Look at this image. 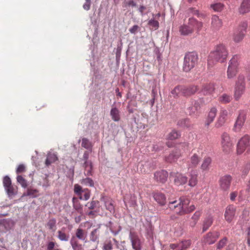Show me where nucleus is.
<instances>
[{
	"label": "nucleus",
	"instance_id": "nucleus-3",
	"mask_svg": "<svg viewBox=\"0 0 250 250\" xmlns=\"http://www.w3.org/2000/svg\"><path fill=\"white\" fill-rule=\"evenodd\" d=\"M198 55L195 52H188L185 55L183 66V70L189 72L195 67L198 62Z\"/></svg>",
	"mask_w": 250,
	"mask_h": 250
},
{
	"label": "nucleus",
	"instance_id": "nucleus-13",
	"mask_svg": "<svg viewBox=\"0 0 250 250\" xmlns=\"http://www.w3.org/2000/svg\"><path fill=\"white\" fill-rule=\"evenodd\" d=\"M232 177L229 175L222 177L219 180V185L221 189L224 191H227L229 189Z\"/></svg>",
	"mask_w": 250,
	"mask_h": 250
},
{
	"label": "nucleus",
	"instance_id": "nucleus-2",
	"mask_svg": "<svg viewBox=\"0 0 250 250\" xmlns=\"http://www.w3.org/2000/svg\"><path fill=\"white\" fill-rule=\"evenodd\" d=\"M228 55V50L225 45L219 44L216 46L213 51L209 55V58L214 59L216 62H224Z\"/></svg>",
	"mask_w": 250,
	"mask_h": 250
},
{
	"label": "nucleus",
	"instance_id": "nucleus-56",
	"mask_svg": "<svg viewBox=\"0 0 250 250\" xmlns=\"http://www.w3.org/2000/svg\"><path fill=\"white\" fill-rule=\"evenodd\" d=\"M3 184L5 188L12 185L11 180L8 176H5L3 178Z\"/></svg>",
	"mask_w": 250,
	"mask_h": 250
},
{
	"label": "nucleus",
	"instance_id": "nucleus-28",
	"mask_svg": "<svg viewBox=\"0 0 250 250\" xmlns=\"http://www.w3.org/2000/svg\"><path fill=\"white\" fill-rule=\"evenodd\" d=\"M214 90V85L213 83L207 84L203 86L201 92L204 95L211 94Z\"/></svg>",
	"mask_w": 250,
	"mask_h": 250
},
{
	"label": "nucleus",
	"instance_id": "nucleus-44",
	"mask_svg": "<svg viewBox=\"0 0 250 250\" xmlns=\"http://www.w3.org/2000/svg\"><path fill=\"white\" fill-rule=\"evenodd\" d=\"M80 183L83 185L89 187H93L94 185L93 181L90 178L83 179L81 180Z\"/></svg>",
	"mask_w": 250,
	"mask_h": 250
},
{
	"label": "nucleus",
	"instance_id": "nucleus-16",
	"mask_svg": "<svg viewBox=\"0 0 250 250\" xmlns=\"http://www.w3.org/2000/svg\"><path fill=\"white\" fill-rule=\"evenodd\" d=\"M129 238L130 239L132 246L135 250H141V241L138 236L134 232H130Z\"/></svg>",
	"mask_w": 250,
	"mask_h": 250
},
{
	"label": "nucleus",
	"instance_id": "nucleus-57",
	"mask_svg": "<svg viewBox=\"0 0 250 250\" xmlns=\"http://www.w3.org/2000/svg\"><path fill=\"white\" fill-rule=\"evenodd\" d=\"M77 200L76 198L75 197H73L72 199V202L73 203V207L74 208L79 211L81 209H82V207L81 204L78 202H75V201Z\"/></svg>",
	"mask_w": 250,
	"mask_h": 250
},
{
	"label": "nucleus",
	"instance_id": "nucleus-58",
	"mask_svg": "<svg viewBox=\"0 0 250 250\" xmlns=\"http://www.w3.org/2000/svg\"><path fill=\"white\" fill-rule=\"evenodd\" d=\"M25 170V166L23 164H20L17 168L16 172L17 174L22 173L24 172Z\"/></svg>",
	"mask_w": 250,
	"mask_h": 250
},
{
	"label": "nucleus",
	"instance_id": "nucleus-26",
	"mask_svg": "<svg viewBox=\"0 0 250 250\" xmlns=\"http://www.w3.org/2000/svg\"><path fill=\"white\" fill-rule=\"evenodd\" d=\"M188 16L195 15L199 18L205 19L207 17V14L202 12H200L199 10L194 8H190L188 9Z\"/></svg>",
	"mask_w": 250,
	"mask_h": 250
},
{
	"label": "nucleus",
	"instance_id": "nucleus-14",
	"mask_svg": "<svg viewBox=\"0 0 250 250\" xmlns=\"http://www.w3.org/2000/svg\"><path fill=\"white\" fill-rule=\"evenodd\" d=\"M202 100L194 101L192 105L188 108V111L190 115L197 116L199 115L202 105Z\"/></svg>",
	"mask_w": 250,
	"mask_h": 250
},
{
	"label": "nucleus",
	"instance_id": "nucleus-5",
	"mask_svg": "<svg viewBox=\"0 0 250 250\" xmlns=\"http://www.w3.org/2000/svg\"><path fill=\"white\" fill-rule=\"evenodd\" d=\"M240 57L235 55L232 57L229 61V66L227 70V77L228 79L234 78L237 72V68L238 66V61Z\"/></svg>",
	"mask_w": 250,
	"mask_h": 250
},
{
	"label": "nucleus",
	"instance_id": "nucleus-10",
	"mask_svg": "<svg viewBox=\"0 0 250 250\" xmlns=\"http://www.w3.org/2000/svg\"><path fill=\"white\" fill-rule=\"evenodd\" d=\"M219 236L220 233L217 231L209 232L203 237L202 242L205 245L212 244L215 243Z\"/></svg>",
	"mask_w": 250,
	"mask_h": 250
},
{
	"label": "nucleus",
	"instance_id": "nucleus-7",
	"mask_svg": "<svg viewBox=\"0 0 250 250\" xmlns=\"http://www.w3.org/2000/svg\"><path fill=\"white\" fill-rule=\"evenodd\" d=\"M221 146L223 151L227 154L230 153L233 148V144L229 137L227 133H224L221 136Z\"/></svg>",
	"mask_w": 250,
	"mask_h": 250
},
{
	"label": "nucleus",
	"instance_id": "nucleus-36",
	"mask_svg": "<svg viewBox=\"0 0 250 250\" xmlns=\"http://www.w3.org/2000/svg\"><path fill=\"white\" fill-rule=\"evenodd\" d=\"M197 174L195 172H191L190 174L188 185L191 187H194L197 185Z\"/></svg>",
	"mask_w": 250,
	"mask_h": 250
},
{
	"label": "nucleus",
	"instance_id": "nucleus-51",
	"mask_svg": "<svg viewBox=\"0 0 250 250\" xmlns=\"http://www.w3.org/2000/svg\"><path fill=\"white\" fill-rule=\"evenodd\" d=\"M82 146L88 149L92 147V144L87 139L84 138L82 140Z\"/></svg>",
	"mask_w": 250,
	"mask_h": 250
},
{
	"label": "nucleus",
	"instance_id": "nucleus-53",
	"mask_svg": "<svg viewBox=\"0 0 250 250\" xmlns=\"http://www.w3.org/2000/svg\"><path fill=\"white\" fill-rule=\"evenodd\" d=\"M99 204V202L97 200H92L91 202H88L85 206H87L89 209H94Z\"/></svg>",
	"mask_w": 250,
	"mask_h": 250
},
{
	"label": "nucleus",
	"instance_id": "nucleus-60",
	"mask_svg": "<svg viewBox=\"0 0 250 250\" xmlns=\"http://www.w3.org/2000/svg\"><path fill=\"white\" fill-rule=\"evenodd\" d=\"M140 27L137 25H134L129 29V32L132 34H136L139 30Z\"/></svg>",
	"mask_w": 250,
	"mask_h": 250
},
{
	"label": "nucleus",
	"instance_id": "nucleus-30",
	"mask_svg": "<svg viewBox=\"0 0 250 250\" xmlns=\"http://www.w3.org/2000/svg\"><path fill=\"white\" fill-rule=\"evenodd\" d=\"M70 243L73 250H83L82 245L79 243L74 236L71 237Z\"/></svg>",
	"mask_w": 250,
	"mask_h": 250
},
{
	"label": "nucleus",
	"instance_id": "nucleus-22",
	"mask_svg": "<svg viewBox=\"0 0 250 250\" xmlns=\"http://www.w3.org/2000/svg\"><path fill=\"white\" fill-rule=\"evenodd\" d=\"M182 95L185 96H189L194 94L198 90L195 85H191L188 87L182 86Z\"/></svg>",
	"mask_w": 250,
	"mask_h": 250
},
{
	"label": "nucleus",
	"instance_id": "nucleus-47",
	"mask_svg": "<svg viewBox=\"0 0 250 250\" xmlns=\"http://www.w3.org/2000/svg\"><path fill=\"white\" fill-rule=\"evenodd\" d=\"M58 238L62 241H67L69 239V235L66 234L64 232L61 230L58 231Z\"/></svg>",
	"mask_w": 250,
	"mask_h": 250
},
{
	"label": "nucleus",
	"instance_id": "nucleus-63",
	"mask_svg": "<svg viewBox=\"0 0 250 250\" xmlns=\"http://www.w3.org/2000/svg\"><path fill=\"white\" fill-rule=\"evenodd\" d=\"M127 6L134 7L136 6V3L133 0H130L125 3L124 5L123 6L126 7Z\"/></svg>",
	"mask_w": 250,
	"mask_h": 250
},
{
	"label": "nucleus",
	"instance_id": "nucleus-32",
	"mask_svg": "<svg viewBox=\"0 0 250 250\" xmlns=\"http://www.w3.org/2000/svg\"><path fill=\"white\" fill-rule=\"evenodd\" d=\"M110 115L112 119L115 122H118L120 120V111L115 107H112L110 110Z\"/></svg>",
	"mask_w": 250,
	"mask_h": 250
},
{
	"label": "nucleus",
	"instance_id": "nucleus-39",
	"mask_svg": "<svg viewBox=\"0 0 250 250\" xmlns=\"http://www.w3.org/2000/svg\"><path fill=\"white\" fill-rule=\"evenodd\" d=\"M85 173V175L89 176L92 175V164L91 161H85L84 163Z\"/></svg>",
	"mask_w": 250,
	"mask_h": 250
},
{
	"label": "nucleus",
	"instance_id": "nucleus-62",
	"mask_svg": "<svg viewBox=\"0 0 250 250\" xmlns=\"http://www.w3.org/2000/svg\"><path fill=\"white\" fill-rule=\"evenodd\" d=\"M130 203L132 206H135L137 205L136 196L134 194L131 195Z\"/></svg>",
	"mask_w": 250,
	"mask_h": 250
},
{
	"label": "nucleus",
	"instance_id": "nucleus-1",
	"mask_svg": "<svg viewBox=\"0 0 250 250\" xmlns=\"http://www.w3.org/2000/svg\"><path fill=\"white\" fill-rule=\"evenodd\" d=\"M190 201L188 198H180L179 201H170L168 207L171 210H174L179 215H184L189 213L195 209L194 205L189 206Z\"/></svg>",
	"mask_w": 250,
	"mask_h": 250
},
{
	"label": "nucleus",
	"instance_id": "nucleus-31",
	"mask_svg": "<svg viewBox=\"0 0 250 250\" xmlns=\"http://www.w3.org/2000/svg\"><path fill=\"white\" fill-rule=\"evenodd\" d=\"M57 160H58V157L56 154L53 153H49L47 155L46 159L45 160V165L46 166H49Z\"/></svg>",
	"mask_w": 250,
	"mask_h": 250
},
{
	"label": "nucleus",
	"instance_id": "nucleus-55",
	"mask_svg": "<svg viewBox=\"0 0 250 250\" xmlns=\"http://www.w3.org/2000/svg\"><path fill=\"white\" fill-rule=\"evenodd\" d=\"M227 241L228 240L226 237H224L220 240L217 244V249L220 250L224 248V247L226 245Z\"/></svg>",
	"mask_w": 250,
	"mask_h": 250
},
{
	"label": "nucleus",
	"instance_id": "nucleus-49",
	"mask_svg": "<svg viewBox=\"0 0 250 250\" xmlns=\"http://www.w3.org/2000/svg\"><path fill=\"white\" fill-rule=\"evenodd\" d=\"M224 5L221 3H216L210 5V7L215 12H219L223 10Z\"/></svg>",
	"mask_w": 250,
	"mask_h": 250
},
{
	"label": "nucleus",
	"instance_id": "nucleus-45",
	"mask_svg": "<svg viewBox=\"0 0 250 250\" xmlns=\"http://www.w3.org/2000/svg\"><path fill=\"white\" fill-rule=\"evenodd\" d=\"M231 97L229 95L224 94L219 97V101L223 104L229 103L231 100Z\"/></svg>",
	"mask_w": 250,
	"mask_h": 250
},
{
	"label": "nucleus",
	"instance_id": "nucleus-11",
	"mask_svg": "<svg viewBox=\"0 0 250 250\" xmlns=\"http://www.w3.org/2000/svg\"><path fill=\"white\" fill-rule=\"evenodd\" d=\"M170 177L173 179L174 183L176 186L184 185L188 182V177L178 172H171Z\"/></svg>",
	"mask_w": 250,
	"mask_h": 250
},
{
	"label": "nucleus",
	"instance_id": "nucleus-29",
	"mask_svg": "<svg viewBox=\"0 0 250 250\" xmlns=\"http://www.w3.org/2000/svg\"><path fill=\"white\" fill-rule=\"evenodd\" d=\"M76 236H75L76 239L78 238L85 242H86L87 234L86 232L82 229L78 228L76 230Z\"/></svg>",
	"mask_w": 250,
	"mask_h": 250
},
{
	"label": "nucleus",
	"instance_id": "nucleus-18",
	"mask_svg": "<svg viewBox=\"0 0 250 250\" xmlns=\"http://www.w3.org/2000/svg\"><path fill=\"white\" fill-rule=\"evenodd\" d=\"M188 24L192 26L193 31L195 30L197 33H199L203 27V23L194 18H189Z\"/></svg>",
	"mask_w": 250,
	"mask_h": 250
},
{
	"label": "nucleus",
	"instance_id": "nucleus-54",
	"mask_svg": "<svg viewBox=\"0 0 250 250\" xmlns=\"http://www.w3.org/2000/svg\"><path fill=\"white\" fill-rule=\"evenodd\" d=\"M98 229H95L93 231H91L90 234V239L91 241L95 242L98 239Z\"/></svg>",
	"mask_w": 250,
	"mask_h": 250
},
{
	"label": "nucleus",
	"instance_id": "nucleus-59",
	"mask_svg": "<svg viewBox=\"0 0 250 250\" xmlns=\"http://www.w3.org/2000/svg\"><path fill=\"white\" fill-rule=\"evenodd\" d=\"M37 189H28L27 192V195L28 196H31L33 197H36L38 193Z\"/></svg>",
	"mask_w": 250,
	"mask_h": 250
},
{
	"label": "nucleus",
	"instance_id": "nucleus-19",
	"mask_svg": "<svg viewBox=\"0 0 250 250\" xmlns=\"http://www.w3.org/2000/svg\"><path fill=\"white\" fill-rule=\"evenodd\" d=\"M250 12V0H243L238 8L241 15H245Z\"/></svg>",
	"mask_w": 250,
	"mask_h": 250
},
{
	"label": "nucleus",
	"instance_id": "nucleus-38",
	"mask_svg": "<svg viewBox=\"0 0 250 250\" xmlns=\"http://www.w3.org/2000/svg\"><path fill=\"white\" fill-rule=\"evenodd\" d=\"M213 219L211 217L206 218L203 223V232L206 231L211 226L212 224Z\"/></svg>",
	"mask_w": 250,
	"mask_h": 250
},
{
	"label": "nucleus",
	"instance_id": "nucleus-46",
	"mask_svg": "<svg viewBox=\"0 0 250 250\" xmlns=\"http://www.w3.org/2000/svg\"><path fill=\"white\" fill-rule=\"evenodd\" d=\"M182 85H178L176 86L171 92V93L172 94L174 97H176L179 96V95L181 93L182 94Z\"/></svg>",
	"mask_w": 250,
	"mask_h": 250
},
{
	"label": "nucleus",
	"instance_id": "nucleus-34",
	"mask_svg": "<svg viewBox=\"0 0 250 250\" xmlns=\"http://www.w3.org/2000/svg\"><path fill=\"white\" fill-rule=\"evenodd\" d=\"M248 23L247 21H242L239 23V24L236 29V31L241 32V33H243L244 34H246V30L248 28Z\"/></svg>",
	"mask_w": 250,
	"mask_h": 250
},
{
	"label": "nucleus",
	"instance_id": "nucleus-12",
	"mask_svg": "<svg viewBox=\"0 0 250 250\" xmlns=\"http://www.w3.org/2000/svg\"><path fill=\"white\" fill-rule=\"evenodd\" d=\"M246 119V113L244 111H240L234 125L235 131H239L243 127Z\"/></svg>",
	"mask_w": 250,
	"mask_h": 250
},
{
	"label": "nucleus",
	"instance_id": "nucleus-37",
	"mask_svg": "<svg viewBox=\"0 0 250 250\" xmlns=\"http://www.w3.org/2000/svg\"><path fill=\"white\" fill-rule=\"evenodd\" d=\"M245 34L236 31L233 36V40L236 43L241 42L244 39Z\"/></svg>",
	"mask_w": 250,
	"mask_h": 250
},
{
	"label": "nucleus",
	"instance_id": "nucleus-9",
	"mask_svg": "<svg viewBox=\"0 0 250 250\" xmlns=\"http://www.w3.org/2000/svg\"><path fill=\"white\" fill-rule=\"evenodd\" d=\"M74 191L80 200H87L90 197V190L87 188L83 189L78 184L74 185Z\"/></svg>",
	"mask_w": 250,
	"mask_h": 250
},
{
	"label": "nucleus",
	"instance_id": "nucleus-43",
	"mask_svg": "<svg viewBox=\"0 0 250 250\" xmlns=\"http://www.w3.org/2000/svg\"><path fill=\"white\" fill-rule=\"evenodd\" d=\"M9 196H12L16 194L17 192V187L12 185L5 188Z\"/></svg>",
	"mask_w": 250,
	"mask_h": 250
},
{
	"label": "nucleus",
	"instance_id": "nucleus-41",
	"mask_svg": "<svg viewBox=\"0 0 250 250\" xmlns=\"http://www.w3.org/2000/svg\"><path fill=\"white\" fill-rule=\"evenodd\" d=\"M201 214V213L200 211H197L192 215V216L191 217L192 221L190 223V225L192 227H194L195 226L197 221H198V220L200 218Z\"/></svg>",
	"mask_w": 250,
	"mask_h": 250
},
{
	"label": "nucleus",
	"instance_id": "nucleus-35",
	"mask_svg": "<svg viewBox=\"0 0 250 250\" xmlns=\"http://www.w3.org/2000/svg\"><path fill=\"white\" fill-rule=\"evenodd\" d=\"M211 159L209 157H205L204 159L203 163L201 166V168L203 170H208L209 169V167L211 163Z\"/></svg>",
	"mask_w": 250,
	"mask_h": 250
},
{
	"label": "nucleus",
	"instance_id": "nucleus-23",
	"mask_svg": "<svg viewBox=\"0 0 250 250\" xmlns=\"http://www.w3.org/2000/svg\"><path fill=\"white\" fill-rule=\"evenodd\" d=\"M154 200L160 206H164L166 203V197L165 195L160 192H156L153 194Z\"/></svg>",
	"mask_w": 250,
	"mask_h": 250
},
{
	"label": "nucleus",
	"instance_id": "nucleus-40",
	"mask_svg": "<svg viewBox=\"0 0 250 250\" xmlns=\"http://www.w3.org/2000/svg\"><path fill=\"white\" fill-rule=\"evenodd\" d=\"M181 136L180 133L174 129L172 130L168 135L167 138L170 140H173L179 138Z\"/></svg>",
	"mask_w": 250,
	"mask_h": 250
},
{
	"label": "nucleus",
	"instance_id": "nucleus-21",
	"mask_svg": "<svg viewBox=\"0 0 250 250\" xmlns=\"http://www.w3.org/2000/svg\"><path fill=\"white\" fill-rule=\"evenodd\" d=\"M222 26V21L216 15H213L211 18V28L214 30H218Z\"/></svg>",
	"mask_w": 250,
	"mask_h": 250
},
{
	"label": "nucleus",
	"instance_id": "nucleus-48",
	"mask_svg": "<svg viewBox=\"0 0 250 250\" xmlns=\"http://www.w3.org/2000/svg\"><path fill=\"white\" fill-rule=\"evenodd\" d=\"M18 182L23 188H26L28 185L26 180L21 175H18L17 177Z\"/></svg>",
	"mask_w": 250,
	"mask_h": 250
},
{
	"label": "nucleus",
	"instance_id": "nucleus-61",
	"mask_svg": "<svg viewBox=\"0 0 250 250\" xmlns=\"http://www.w3.org/2000/svg\"><path fill=\"white\" fill-rule=\"evenodd\" d=\"M112 249V244L110 241L104 244L103 247L104 250H111Z\"/></svg>",
	"mask_w": 250,
	"mask_h": 250
},
{
	"label": "nucleus",
	"instance_id": "nucleus-6",
	"mask_svg": "<svg viewBox=\"0 0 250 250\" xmlns=\"http://www.w3.org/2000/svg\"><path fill=\"white\" fill-rule=\"evenodd\" d=\"M245 151L247 152H250V137L249 135H245L241 138L237 145V154H241Z\"/></svg>",
	"mask_w": 250,
	"mask_h": 250
},
{
	"label": "nucleus",
	"instance_id": "nucleus-20",
	"mask_svg": "<svg viewBox=\"0 0 250 250\" xmlns=\"http://www.w3.org/2000/svg\"><path fill=\"white\" fill-rule=\"evenodd\" d=\"M228 114V112L226 110H223L221 111L219 117L215 124L217 127H220L224 125L226 121Z\"/></svg>",
	"mask_w": 250,
	"mask_h": 250
},
{
	"label": "nucleus",
	"instance_id": "nucleus-42",
	"mask_svg": "<svg viewBox=\"0 0 250 250\" xmlns=\"http://www.w3.org/2000/svg\"><path fill=\"white\" fill-rule=\"evenodd\" d=\"M104 201L106 209L109 210L110 212H111L112 210H114V207L112 199L110 198H106Z\"/></svg>",
	"mask_w": 250,
	"mask_h": 250
},
{
	"label": "nucleus",
	"instance_id": "nucleus-33",
	"mask_svg": "<svg viewBox=\"0 0 250 250\" xmlns=\"http://www.w3.org/2000/svg\"><path fill=\"white\" fill-rule=\"evenodd\" d=\"M191 245V242L190 240H184L177 243V246L178 247L177 250H185L188 248Z\"/></svg>",
	"mask_w": 250,
	"mask_h": 250
},
{
	"label": "nucleus",
	"instance_id": "nucleus-4",
	"mask_svg": "<svg viewBox=\"0 0 250 250\" xmlns=\"http://www.w3.org/2000/svg\"><path fill=\"white\" fill-rule=\"evenodd\" d=\"M188 144L181 143L166 158L167 162L172 163L177 160L182 156V153L188 149Z\"/></svg>",
	"mask_w": 250,
	"mask_h": 250
},
{
	"label": "nucleus",
	"instance_id": "nucleus-8",
	"mask_svg": "<svg viewBox=\"0 0 250 250\" xmlns=\"http://www.w3.org/2000/svg\"><path fill=\"white\" fill-rule=\"evenodd\" d=\"M245 88V83L244 77L242 75H239L238 77L235 87L234 96L236 100H238L243 94Z\"/></svg>",
	"mask_w": 250,
	"mask_h": 250
},
{
	"label": "nucleus",
	"instance_id": "nucleus-27",
	"mask_svg": "<svg viewBox=\"0 0 250 250\" xmlns=\"http://www.w3.org/2000/svg\"><path fill=\"white\" fill-rule=\"evenodd\" d=\"M200 161V157L197 154H193L190 158L188 163L189 167H195L197 166Z\"/></svg>",
	"mask_w": 250,
	"mask_h": 250
},
{
	"label": "nucleus",
	"instance_id": "nucleus-17",
	"mask_svg": "<svg viewBox=\"0 0 250 250\" xmlns=\"http://www.w3.org/2000/svg\"><path fill=\"white\" fill-rule=\"evenodd\" d=\"M168 173L165 170H160L156 171L154 174V179L159 183H165L167 178Z\"/></svg>",
	"mask_w": 250,
	"mask_h": 250
},
{
	"label": "nucleus",
	"instance_id": "nucleus-50",
	"mask_svg": "<svg viewBox=\"0 0 250 250\" xmlns=\"http://www.w3.org/2000/svg\"><path fill=\"white\" fill-rule=\"evenodd\" d=\"M56 219L54 218H52V219H50L48 221V222L46 224V226L49 229L54 231L55 230V228H56Z\"/></svg>",
	"mask_w": 250,
	"mask_h": 250
},
{
	"label": "nucleus",
	"instance_id": "nucleus-25",
	"mask_svg": "<svg viewBox=\"0 0 250 250\" xmlns=\"http://www.w3.org/2000/svg\"><path fill=\"white\" fill-rule=\"evenodd\" d=\"M179 31L183 35H188L193 32V28L189 24H184L180 26Z\"/></svg>",
	"mask_w": 250,
	"mask_h": 250
},
{
	"label": "nucleus",
	"instance_id": "nucleus-52",
	"mask_svg": "<svg viewBox=\"0 0 250 250\" xmlns=\"http://www.w3.org/2000/svg\"><path fill=\"white\" fill-rule=\"evenodd\" d=\"M148 25L151 27V29L153 30H156L158 28L159 26V23L157 21H155L154 19H151L148 21Z\"/></svg>",
	"mask_w": 250,
	"mask_h": 250
},
{
	"label": "nucleus",
	"instance_id": "nucleus-15",
	"mask_svg": "<svg viewBox=\"0 0 250 250\" xmlns=\"http://www.w3.org/2000/svg\"><path fill=\"white\" fill-rule=\"evenodd\" d=\"M236 212V208L233 205H229L225 212V218L227 222L230 223L234 217Z\"/></svg>",
	"mask_w": 250,
	"mask_h": 250
},
{
	"label": "nucleus",
	"instance_id": "nucleus-64",
	"mask_svg": "<svg viewBox=\"0 0 250 250\" xmlns=\"http://www.w3.org/2000/svg\"><path fill=\"white\" fill-rule=\"evenodd\" d=\"M90 5H91V0H85V2L83 5V8L86 10H88L90 9Z\"/></svg>",
	"mask_w": 250,
	"mask_h": 250
},
{
	"label": "nucleus",
	"instance_id": "nucleus-24",
	"mask_svg": "<svg viewBox=\"0 0 250 250\" xmlns=\"http://www.w3.org/2000/svg\"><path fill=\"white\" fill-rule=\"evenodd\" d=\"M217 112V109L215 107H212L210 109L205 122L206 126H208L214 121L216 116Z\"/></svg>",
	"mask_w": 250,
	"mask_h": 250
}]
</instances>
